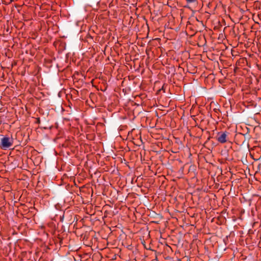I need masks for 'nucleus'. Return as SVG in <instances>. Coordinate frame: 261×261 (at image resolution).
Returning <instances> with one entry per match:
<instances>
[{"mask_svg":"<svg viewBox=\"0 0 261 261\" xmlns=\"http://www.w3.org/2000/svg\"><path fill=\"white\" fill-rule=\"evenodd\" d=\"M13 139L7 136H4L1 139L0 147L2 149L6 150L13 145Z\"/></svg>","mask_w":261,"mask_h":261,"instance_id":"1","label":"nucleus"},{"mask_svg":"<svg viewBox=\"0 0 261 261\" xmlns=\"http://www.w3.org/2000/svg\"><path fill=\"white\" fill-rule=\"evenodd\" d=\"M228 133L227 132H218L217 135V140L220 143L224 144L227 141Z\"/></svg>","mask_w":261,"mask_h":261,"instance_id":"2","label":"nucleus"},{"mask_svg":"<svg viewBox=\"0 0 261 261\" xmlns=\"http://www.w3.org/2000/svg\"><path fill=\"white\" fill-rule=\"evenodd\" d=\"M186 1L188 3H194L196 1V0H186Z\"/></svg>","mask_w":261,"mask_h":261,"instance_id":"3","label":"nucleus"}]
</instances>
